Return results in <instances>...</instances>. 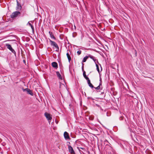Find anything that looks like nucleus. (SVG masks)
Instances as JSON below:
<instances>
[{
	"label": "nucleus",
	"mask_w": 154,
	"mask_h": 154,
	"mask_svg": "<svg viewBox=\"0 0 154 154\" xmlns=\"http://www.w3.org/2000/svg\"><path fill=\"white\" fill-rule=\"evenodd\" d=\"M104 93V92H102L101 93V94H103Z\"/></svg>",
	"instance_id": "nucleus-33"
},
{
	"label": "nucleus",
	"mask_w": 154,
	"mask_h": 154,
	"mask_svg": "<svg viewBox=\"0 0 154 154\" xmlns=\"http://www.w3.org/2000/svg\"><path fill=\"white\" fill-rule=\"evenodd\" d=\"M28 89V88H25V89H23V91L24 92L26 91L27 92V91H28L27 90H26V89Z\"/></svg>",
	"instance_id": "nucleus-25"
},
{
	"label": "nucleus",
	"mask_w": 154,
	"mask_h": 154,
	"mask_svg": "<svg viewBox=\"0 0 154 154\" xmlns=\"http://www.w3.org/2000/svg\"><path fill=\"white\" fill-rule=\"evenodd\" d=\"M49 33L50 35V34H51V33H52V32H51L50 31H49Z\"/></svg>",
	"instance_id": "nucleus-34"
},
{
	"label": "nucleus",
	"mask_w": 154,
	"mask_h": 154,
	"mask_svg": "<svg viewBox=\"0 0 154 154\" xmlns=\"http://www.w3.org/2000/svg\"><path fill=\"white\" fill-rule=\"evenodd\" d=\"M23 62L24 63H26V60H23Z\"/></svg>",
	"instance_id": "nucleus-32"
},
{
	"label": "nucleus",
	"mask_w": 154,
	"mask_h": 154,
	"mask_svg": "<svg viewBox=\"0 0 154 154\" xmlns=\"http://www.w3.org/2000/svg\"><path fill=\"white\" fill-rule=\"evenodd\" d=\"M86 79L87 80V82L88 84H89L91 83V81L89 78H88V79Z\"/></svg>",
	"instance_id": "nucleus-22"
},
{
	"label": "nucleus",
	"mask_w": 154,
	"mask_h": 154,
	"mask_svg": "<svg viewBox=\"0 0 154 154\" xmlns=\"http://www.w3.org/2000/svg\"><path fill=\"white\" fill-rule=\"evenodd\" d=\"M102 85V82H100L99 84V85L98 86H101V85Z\"/></svg>",
	"instance_id": "nucleus-30"
},
{
	"label": "nucleus",
	"mask_w": 154,
	"mask_h": 154,
	"mask_svg": "<svg viewBox=\"0 0 154 154\" xmlns=\"http://www.w3.org/2000/svg\"><path fill=\"white\" fill-rule=\"evenodd\" d=\"M10 51L12 53H13V55L15 59L16 58V53L15 51L11 47L10 45Z\"/></svg>",
	"instance_id": "nucleus-8"
},
{
	"label": "nucleus",
	"mask_w": 154,
	"mask_h": 154,
	"mask_svg": "<svg viewBox=\"0 0 154 154\" xmlns=\"http://www.w3.org/2000/svg\"><path fill=\"white\" fill-rule=\"evenodd\" d=\"M81 52H82V51H81L79 50V51H77V53L78 55H80L81 54Z\"/></svg>",
	"instance_id": "nucleus-21"
},
{
	"label": "nucleus",
	"mask_w": 154,
	"mask_h": 154,
	"mask_svg": "<svg viewBox=\"0 0 154 154\" xmlns=\"http://www.w3.org/2000/svg\"><path fill=\"white\" fill-rule=\"evenodd\" d=\"M89 119L91 120H93L94 119V117L93 116H91L89 117Z\"/></svg>",
	"instance_id": "nucleus-23"
},
{
	"label": "nucleus",
	"mask_w": 154,
	"mask_h": 154,
	"mask_svg": "<svg viewBox=\"0 0 154 154\" xmlns=\"http://www.w3.org/2000/svg\"><path fill=\"white\" fill-rule=\"evenodd\" d=\"M84 64H83V63H82V70L83 71V72L84 70Z\"/></svg>",
	"instance_id": "nucleus-27"
},
{
	"label": "nucleus",
	"mask_w": 154,
	"mask_h": 154,
	"mask_svg": "<svg viewBox=\"0 0 154 154\" xmlns=\"http://www.w3.org/2000/svg\"><path fill=\"white\" fill-rule=\"evenodd\" d=\"M94 88L97 90H102V87H101V86H98L97 87H94Z\"/></svg>",
	"instance_id": "nucleus-15"
},
{
	"label": "nucleus",
	"mask_w": 154,
	"mask_h": 154,
	"mask_svg": "<svg viewBox=\"0 0 154 154\" xmlns=\"http://www.w3.org/2000/svg\"><path fill=\"white\" fill-rule=\"evenodd\" d=\"M88 57H90V58L92 59L93 60V61H94L95 63V64H97L96 63V61H97V63H99V62H98V60L96 58H95V57H94L93 56L91 55V54H89L88 55Z\"/></svg>",
	"instance_id": "nucleus-3"
},
{
	"label": "nucleus",
	"mask_w": 154,
	"mask_h": 154,
	"mask_svg": "<svg viewBox=\"0 0 154 154\" xmlns=\"http://www.w3.org/2000/svg\"><path fill=\"white\" fill-rule=\"evenodd\" d=\"M6 46L7 48L10 50V45L8 44H6Z\"/></svg>",
	"instance_id": "nucleus-24"
},
{
	"label": "nucleus",
	"mask_w": 154,
	"mask_h": 154,
	"mask_svg": "<svg viewBox=\"0 0 154 154\" xmlns=\"http://www.w3.org/2000/svg\"><path fill=\"white\" fill-rule=\"evenodd\" d=\"M17 6L16 7V10L18 11H20L21 10L22 7L21 5L18 2L17 0Z\"/></svg>",
	"instance_id": "nucleus-4"
},
{
	"label": "nucleus",
	"mask_w": 154,
	"mask_h": 154,
	"mask_svg": "<svg viewBox=\"0 0 154 154\" xmlns=\"http://www.w3.org/2000/svg\"><path fill=\"white\" fill-rule=\"evenodd\" d=\"M100 67H101V70H102V67H101V66H100Z\"/></svg>",
	"instance_id": "nucleus-35"
},
{
	"label": "nucleus",
	"mask_w": 154,
	"mask_h": 154,
	"mask_svg": "<svg viewBox=\"0 0 154 154\" xmlns=\"http://www.w3.org/2000/svg\"><path fill=\"white\" fill-rule=\"evenodd\" d=\"M66 55H67V57L68 59V61L69 62V63H70V61L71 60V57L68 53H67Z\"/></svg>",
	"instance_id": "nucleus-13"
},
{
	"label": "nucleus",
	"mask_w": 154,
	"mask_h": 154,
	"mask_svg": "<svg viewBox=\"0 0 154 154\" xmlns=\"http://www.w3.org/2000/svg\"><path fill=\"white\" fill-rule=\"evenodd\" d=\"M125 124H127V123L126 122V121L125 119Z\"/></svg>",
	"instance_id": "nucleus-31"
},
{
	"label": "nucleus",
	"mask_w": 154,
	"mask_h": 154,
	"mask_svg": "<svg viewBox=\"0 0 154 154\" xmlns=\"http://www.w3.org/2000/svg\"><path fill=\"white\" fill-rule=\"evenodd\" d=\"M16 37L12 35H10V41L16 42Z\"/></svg>",
	"instance_id": "nucleus-10"
},
{
	"label": "nucleus",
	"mask_w": 154,
	"mask_h": 154,
	"mask_svg": "<svg viewBox=\"0 0 154 154\" xmlns=\"http://www.w3.org/2000/svg\"><path fill=\"white\" fill-rule=\"evenodd\" d=\"M83 75L84 77L86 79H88V77L85 74V72L84 71L83 72Z\"/></svg>",
	"instance_id": "nucleus-16"
},
{
	"label": "nucleus",
	"mask_w": 154,
	"mask_h": 154,
	"mask_svg": "<svg viewBox=\"0 0 154 154\" xmlns=\"http://www.w3.org/2000/svg\"><path fill=\"white\" fill-rule=\"evenodd\" d=\"M124 117L123 116H121L119 118V120H122L123 119Z\"/></svg>",
	"instance_id": "nucleus-26"
},
{
	"label": "nucleus",
	"mask_w": 154,
	"mask_h": 154,
	"mask_svg": "<svg viewBox=\"0 0 154 154\" xmlns=\"http://www.w3.org/2000/svg\"><path fill=\"white\" fill-rule=\"evenodd\" d=\"M56 74L57 76L60 79H62V77L60 74V72H56Z\"/></svg>",
	"instance_id": "nucleus-12"
},
{
	"label": "nucleus",
	"mask_w": 154,
	"mask_h": 154,
	"mask_svg": "<svg viewBox=\"0 0 154 154\" xmlns=\"http://www.w3.org/2000/svg\"><path fill=\"white\" fill-rule=\"evenodd\" d=\"M88 85L91 88H94L93 85H92V84L91 83H90L88 84Z\"/></svg>",
	"instance_id": "nucleus-20"
},
{
	"label": "nucleus",
	"mask_w": 154,
	"mask_h": 154,
	"mask_svg": "<svg viewBox=\"0 0 154 154\" xmlns=\"http://www.w3.org/2000/svg\"><path fill=\"white\" fill-rule=\"evenodd\" d=\"M68 149L71 154H75L72 147L71 146H69Z\"/></svg>",
	"instance_id": "nucleus-6"
},
{
	"label": "nucleus",
	"mask_w": 154,
	"mask_h": 154,
	"mask_svg": "<svg viewBox=\"0 0 154 154\" xmlns=\"http://www.w3.org/2000/svg\"><path fill=\"white\" fill-rule=\"evenodd\" d=\"M21 14V13L19 11H15L12 13L10 15V17L12 19H10V22L13 21L14 20H15L18 17H19Z\"/></svg>",
	"instance_id": "nucleus-1"
},
{
	"label": "nucleus",
	"mask_w": 154,
	"mask_h": 154,
	"mask_svg": "<svg viewBox=\"0 0 154 154\" xmlns=\"http://www.w3.org/2000/svg\"><path fill=\"white\" fill-rule=\"evenodd\" d=\"M89 57L88 56H86L85 57H84L82 61V62H85L88 59V58Z\"/></svg>",
	"instance_id": "nucleus-14"
},
{
	"label": "nucleus",
	"mask_w": 154,
	"mask_h": 154,
	"mask_svg": "<svg viewBox=\"0 0 154 154\" xmlns=\"http://www.w3.org/2000/svg\"><path fill=\"white\" fill-rule=\"evenodd\" d=\"M64 136L65 139H70V138L69 137L68 133L66 131H65L64 133Z\"/></svg>",
	"instance_id": "nucleus-7"
},
{
	"label": "nucleus",
	"mask_w": 154,
	"mask_h": 154,
	"mask_svg": "<svg viewBox=\"0 0 154 154\" xmlns=\"http://www.w3.org/2000/svg\"><path fill=\"white\" fill-rule=\"evenodd\" d=\"M50 36L51 38H52L54 39H56L55 37L54 36V35L53 34H52V33H51V34H50Z\"/></svg>",
	"instance_id": "nucleus-19"
},
{
	"label": "nucleus",
	"mask_w": 154,
	"mask_h": 154,
	"mask_svg": "<svg viewBox=\"0 0 154 154\" xmlns=\"http://www.w3.org/2000/svg\"><path fill=\"white\" fill-rule=\"evenodd\" d=\"M14 45H16V46H17V43L16 42H14Z\"/></svg>",
	"instance_id": "nucleus-29"
},
{
	"label": "nucleus",
	"mask_w": 154,
	"mask_h": 154,
	"mask_svg": "<svg viewBox=\"0 0 154 154\" xmlns=\"http://www.w3.org/2000/svg\"><path fill=\"white\" fill-rule=\"evenodd\" d=\"M28 23L29 25L31 27V28H32V30H34V28L32 25L30 23H29V22H28Z\"/></svg>",
	"instance_id": "nucleus-18"
},
{
	"label": "nucleus",
	"mask_w": 154,
	"mask_h": 154,
	"mask_svg": "<svg viewBox=\"0 0 154 154\" xmlns=\"http://www.w3.org/2000/svg\"><path fill=\"white\" fill-rule=\"evenodd\" d=\"M70 144V142H67V145L69 146V145Z\"/></svg>",
	"instance_id": "nucleus-28"
},
{
	"label": "nucleus",
	"mask_w": 154,
	"mask_h": 154,
	"mask_svg": "<svg viewBox=\"0 0 154 154\" xmlns=\"http://www.w3.org/2000/svg\"><path fill=\"white\" fill-rule=\"evenodd\" d=\"M52 66L53 67L55 68H57L58 67V64L57 63L54 62H53L51 63Z\"/></svg>",
	"instance_id": "nucleus-9"
},
{
	"label": "nucleus",
	"mask_w": 154,
	"mask_h": 154,
	"mask_svg": "<svg viewBox=\"0 0 154 154\" xmlns=\"http://www.w3.org/2000/svg\"><path fill=\"white\" fill-rule=\"evenodd\" d=\"M96 64V66L97 67V69L98 72V73H100V70L99 69V66L97 64Z\"/></svg>",
	"instance_id": "nucleus-17"
},
{
	"label": "nucleus",
	"mask_w": 154,
	"mask_h": 154,
	"mask_svg": "<svg viewBox=\"0 0 154 154\" xmlns=\"http://www.w3.org/2000/svg\"><path fill=\"white\" fill-rule=\"evenodd\" d=\"M50 42L51 43V45H53L57 49L56 51H58L59 50V48L57 44V43L55 42H54L53 41L51 40H50Z\"/></svg>",
	"instance_id": "nucleus-2"
},
{
	"label": "nucleus",
	"mask_w": 154,
	"mask_h": 154,
	"mask_svg": "<svg viewBox=\"0 0 154 154\" xmlns=\"http://www.w3.org/2000/svg\"><path fill=\"white\" fill-rule=\"evenodd\" d=\"M45 116L48 120H51L52 119V117L48 113V112H45Z\"/></svg>",
	"instance_id": "nucleus-5"
},
{
	"label": "nucleus",
	"mask_w": 154,
	"mask_h": 154,
	"mask_svg": "<svg viewBox=\"0 0 154 154\" xmlns=\"http://www.w3.org/2000/svg\"><path fill=\"white\" fill-rule=\"evenodd\" d=\"M27 90L28 91H27V93L28 94H30L31 95L33 96V93L32 92V91L29 89H27L26 90Z\"/></svg>",
	"instance_id": "nucleus-11"
}]
</instances>
